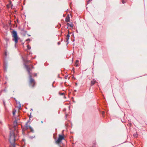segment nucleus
Wrapping results in <instances>:
<instances>
[{
  "instance_id": "f257e3e1",
  "label": "nucleus",
  "mask_w": 147,
  "mask_h": 147,
  "mask_svg": "<svg viewBox=\"0 0 147 147\" xmlns=\"http://www.w3.org/2000/svg\"><path fill=\"white\" fill-rule=\"evenodd\" d=\"M24 65L27 69L29 75V78L30 79L29 86H32V87H33L35 86V82L34 80L32 78L31 73L30 72V71L33 68V67L32 65H30L29 66H28L26 64V63H28L29 62V61H26V62H25L24 60Z\"/></svg>"
},
{
  "instance_id": "f03ea898",
  "label": "nucleus",
  "mask_w": 147,
  "mask_h": 147,
  "mask_svg": "<svg viewBox=\"0 0 147 147\" xmlns=\"http://www.w3.org/2000/svg\"><path fill=\"white\" fill-rule=\"evenodd\" d=\"M18 139L17 136H15L14 133L13 131H10L9 141L11 144L9 147H15V141Z\"/></svg>"
},
{
  "instance_id": "7ed1b4c3",
  "label": "nucleus",
  "mask_w": 147,
  "mask_h": 147,
  "mask_svg": "<svg viewBox=\"0 0 147 147\" xmlns=\"http://www.w3.org/2000/svg\"><path fill=\"white\" fill-rule=\"evenodd\" d=\"M28 122H27L25 125L22 128L23 134V135H25L26 134L25 132H24L25 131L28 129H30V131L33 133L34 132V130L32 128L30 127L29 125H28Z\"/></svg>"
},
{
  "instance_id": "20e7f679",
  "label": "nucleus",
  "mask_w": 147,
  "mask_h": 147,
  "mask_svg": "<svg viewBox=\"0 0 147 147\" xmlns=\"http://www.w3.org/2000/svg\"><path fill=\"white\" fill-rule=\"evenodd\" d=\"M12 36L13 37L12 40L14 41L15 44H16L18 42V40L19 39V38L17 35V33L16 31L14 30L12 31Z\"/></svg>"
},
{
  "instance_id": "39448f33",
  "label": "nucleus",
  "mask_w": 147,
  "mask_h": 147,
  "mask_svg": "<svg viewBox=\"0 0 147 147\" xmlns=\"http://www.w3.org/2000/svg\"><path fill=\"white\" fill-rule=\"evenodd\" d=\"M64 139V138L63 136L61 135H59V137L56 142L58 143H59L61 142L62 140Z\"/></svg>"
},
{
  "instance_id": "423d86ee",
  "label": "nucleus",
  "mask_w": 147,
  "mask_h": 147,
  "mask_svg": "<svg viewBox=\"0 0 147 147\" xmlns=\"http://www.w3.org/2000/svg\"><path fill=\"white\" fill-rule=\"evenodd\" d=\"M69 37H70V35H69V34L68 33L67 35L66 36V42H67V45L68 44L69 42H68V41L69 39Z\"/></svg>"
},
{
  "instance_id": "0eeeda50",
  "label": "nucleus",
  "mask_w": 147,
  "mask_h": 147,
  "mask_svg": "<svg viewBox=\"0 0 147 147\" xmlns=\"http://www.w3.org/2000/svg\"><path fill=\"white\" fill-rule=\"evenodd\" d=\"M17 122L16 121H15L13 123V129L14 128V129L15 130H16V127L17 126Z\"/></svg>"
},
{
  "instance_id": "6e6552de",
  "label": "nucleus",
  "mask_w": 147,
  "mask_h": 147,
  "mask_svg": "<svg viewBox=\"0 0 147 147\" xmlns=\"http://www.w3.org/2000/svg\"><path fill=\"white\" fill-rule=\"evenodd\" d=\"M70 18L69 15H67V16L65 18V21L67 22H69Z\"/></svg>"
},
{
  "instance_id": "1a4fd4ad",
  "label": "nucleus",
  "mask_w": 147,
  "mask_h": 147,
  "mask_svg": "<svg viewBox=\"0 0 147 147\" xmlns=\"http://www.w3.org/2000/svg\"><path fill=\"white\" fill-rule=\"evenodd\" d=\"M7 64H6L5 62L4 63V65H3V68L4 69V71H6L7 70Z\"/></svg>"
},
{
  "instance_id": "9d476101",
  "label": "nucleus",
  "mask_w": 147,
  "mask_h": 147,
  "mask_svg": "<svg viewBox=\"0 0 147 147\" xmlns=\"http://www.w3.org/2000/svg\"><path fill=\"white\" fill-rule=\"evenodd\" d=\"M96 81L94 79L91 81V86H92L94 85Z\"/></svg>"
},
{
  "instance_id": "9b49d317",
  "label": "nucleus",
  "mask_w": 147,
  "mask_h": 147,
  "mask_svg": "<svg viewBox=\"0 0 147 147\" xmlns=\"http://www.w3.org/2000/svg\"><path fill=\"white\" fill-rule=\"evenodd\" d=\"M67 25L68 27L70 26L71 28H73L74 26V25L73 24H70L69 23H67Z\"/></svg>"
},
{
  "instance_id": "f8f14e48",
  "label": "nucleus",
  "mask_w": 147,
  "mask_h": 147,
  "mask_svg": "<svg viewBox=\"0 0 147 147\" xmlns=\"http://www.w3.org/2000/svg\"><path fill=\"white\" fill-rule=\"evenodd\" d=\"M22 143L23 144H24L21 147H24L25 146V139H22Z\"/></svg>"
},
{
  "instance_id": "ddd939ff",
  "label": "nucleus",
  "mask_w": 147,
  "mask_h": 147,
  "mask_svg": "<svg viewBox=\"0 0 147 147\" xmlns=\"http://www.w3.org/2000/svg\"><path fill=\"white\" fill-rule=\"evenodd\" d=\"M27 49H30L31 48L30 46L29 45H28L27 46Z\"/></svg>"
},
{
  "instance_id": "4468645a",
  "label": "nucleus",
  "mask_w": 147,
  "mask_h": 147,
  "mask_svg": "<svg viewBox=\"0 0 147 147\" xmlns=\"http://www.w3.org/2000/svg\"><path fill=\"white\" fill-rule=\"evenodd\" d=\"M30 40V38H28L26 40V41H29Z\"/></svg>"
},
{
  "instance_id": "2eb2a0df",
  "label": "nucleus",
  "mask_w": 147,
  "mask_h": 147,
  "mask_svg": "<svg viewBox=\"0 0 147 147\" xmlns=\"http://www.w3.org/2000/svg\"><path fill=\"white\" fill-rule=\"evenodd\" d=\"M5 57H6L7 56V53L6 51H5Z\"/></svg>"
},
{
  "instance_id": "dca6fc26",
  "label": "nucleus",
  "mask_w": 147,
  "mask_h": 147,
  "mask_svg": "<svg viewBox=\"0 0 147 147\" xmlns=\"http://www.w3.org/2000/svg\"><path fill=\"white\" fill-rule=\"evenodd\" d=\"M122 3L123 4L125 3V1H124V0H122Z\"/></svg>"
},
{
  "instance_id": "f3484780",
  "label": "nucleus",
  "mask_w": 147,
  "mask_h": 147,
  "mask_svg": "<svg viewBox=\"0 0 147 147\" xmlns=\"http://www.w3.org/2000/svg\"><path fill=\"white\" fill-rule=\"evenodd\" d=\"M105 112L104 111H102V115L103 116L105 114Z\"/></svg>"
},
{
  "instance_id": "a211bd4d",
  "label": "nucleus",
  "mask_w": 147,
  "mask_h": 147,
  "mask_svg": "<svg viewBox=\"0 0 147 147\" xmlns=\"http://www.w3.org/2000/svg\"><path fill=\"white\" fill-rule=\"evenodd\" d=\"M57 44L58 45H59L61 44V42H59L57 43Z\"/></svg>"
},
{
  "instance_id": "6ab92c4d",
  "label": "nucleus",
  "mask_w": 147,
  "mask_h": 147,
  "mask_svg": "<svg viewBox=\"0 0 147 147\" xmlns=\"http://www.w3.org/2000/svg\"><path fill=\"white\" fill-rule=\"evenodd\" d=\"M91 147H95V144L93 145V146Z\"/></svg>"
},
{
  "instance_id": "aec40b11",
  "label": "nucleus",
  "mask_w": 147,
  "mask_h": 147,
  "mask_svg": "<svg viewBox=\"0 0 147 147\" xmlns=\"http://www.w3.org/2000/svg\"><path fill=\"white\" fill-rule=\"evenodd\" d=\"M19 102V107H21V104H20V102Z\"/></svg>"
},
{
  "instance_id": "412c9836",
  "label": "nucleus",
  "mask_w": 147,
  "mask_h": 147,
  "mask_svg": "<svg viewBox=\"0 0 147 147\" xmlns=\"http://www.w3.org/2000/svg\"><path fill=\"white\" fill-rule=\"evenodd\" d=\"M3 104H4V106H5V102H4V101H3Z\"/></svg>"
},
{
  "instance_id": "4be33fe9",
  "label": "nucleus",
  "mask_w": 147,
  "mask_h": 147,
  "mask_svg": "<svg viewBox=\"0 0 147 147\" xmlns=\"http://www.w3.org/2000/svg\"><path fill=\"white\" fill-rule=\"evenodd\" d=\"M64 93H62L61 94V95H64Z\"/></svg>"
},
{
  "instance_id": "5701e85b",
  "label": "nucleus",
  "mask_w": 147,
  "mask_h": 147,
  "mask_svg": "<svg viewBox=\"0 0 147 147\" xmlns=\"http://www.w3.org/2000/svg\"><path fill=\"white\" fill-rule=\"evenodd\" d=\"M36 75H37L35 73V74H34V76H36Z\"/></svg>"
},
{
  "instance_id": "b1692460",
  "label": "nucleus",
  "mask_w": 147,
  "mask_h": 147,
  "mask_svg": "<svg viewBox=\"0 0 147 147\" xmlns=\"http://www.w3.org/2000/svg\"><path fill=\"white\" fill-rule=\"evenodd\" d=\"M65 117L66 118H67V114H66L65 115Z\"/></svg>"
},
{
  "instance_id": "393cba45",
  "label": "nucleus",
  "mask_w": 147,
  "mask_h": 147,
  "mask_svg": "<svg viewBox=\"0 0 147 147\" xmlns=\"http://www.w3.org/2000/svg\"><path fill=\"white\" fill-rule=\"evenodd\" d=\"M13 115H14L15 114V112H14L13 111Z\"/></svg>"
},
{
  "instance_id": "a878e982",
  "label": "nucleus",
  "mask_w": 147,
  "mask_h": 147,
  "mask_svg": "<svg viewBox=\"0 0 147 147\" xmlns=\"http://www.w3.org/2000/svg\"><path fill=\"white\" fill-rule=\"evenodd\" d=\"M65 110H66V109H63V111H65Z\"/></svg>"
},
{
  "instance_id": "bb28decb",
  "label": "nucleus",
  "mask_w": 147,
  "mask_h": 147,
  "mask_svg": "<svg viewBox=\"0 0 147 147\" xmlns=\"http://www.w3.org/2000/svg\"><path fill=\"white\" fill-rule=\"evenodd\" d=\"M32 117V116H31V115H30V118H31Z\"/></svg>"
},
{
  "instance_id": "cd10ccee",
  "label": "nucleus",
  "mask_w": 147,
  "mask_h": 147,
  "mask_svg": "<svg viewBox=\"0 0 147 147\" xmlns=\"http://www.w3.org/2000/svg\"><path fill=\"white\" fill-rule=\"evenodd\" d=\"M75 84H76V85H77V83H75Z\"/></svg>"
},
{
  "instance_id": "c85d7f7f",
  "label": "nucleus",
  "mask_w": 147,
  "mask_h": 147,
  "mask_svg": "<svg viewBox=\"0 0 147 147\" xmlns=\"http://www.w3.org/2000/svg\"><path fill=\"white\" fill-rule=\"evenodd\" d=\"M76 61H77V62H78V60H76Z\"/></svg>"
},
{
  "instance_id": "c756f323",
  "label": "nucleus",
  "mask_w": 147,
  "mask_h": 147,
  "mask_svg": "<svg viewBox=\"0 0 147 147\" xmlns=\"http://www.w3.org/2000/svg\"><path fill=\"white\" fill-rule=\"evenodd\" d=\"M41 123H42L43 122H42V121H41Z\"/></svg>"
}]
</instances>
